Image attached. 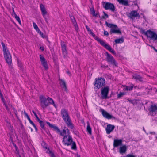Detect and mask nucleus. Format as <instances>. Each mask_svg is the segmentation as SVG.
Returning a JSON list of instances; mask_svg holds the SVG:
<instances>
[{
	"label": "nucleus",
	"instance_id": "obj_45",
	"mask_svg": "<svg viewBox=\"0 0 157 157\" xmlns=\"http://www.w3.org/2000/svg\"><path fill=\"white\" fill-rule=\"evenodd\" d=\"M74 25V26L75 27V30L77 31L78 29V26L77 25V23H76V25Z\"/></svg>",
	"mask_w": 157,
	"mask_h": 157
},
{
	"label": "nucleus",
	"instance_id": "obj_14",
	"mask_svg": "<svg viewBox=\"0 0 157 157\" xmlns=\"http://www.w3.org/2000/svg\"><path fill=\"white\" fill-rule=\"evenodd\" d=\"M41 145L44 148L46 149V151L47 153L49 154V155L51 157H56L54 154L49 148H47V145L45 142H43L41 144Z\"/></svg>",
	"mask_w": 157,
	"mask_h": 157
},
{
	"label": "nucleus",
	"instance_id": "obj_3",
	"mask_svg": "<svg viewBox=\"0 0 157 157\" xmlns=\"http://www.w3.org/2000/svg\"><path fill=\"white\" fill-rule=\"evenodd\" d=\"M139 29L141 33L144 34L147 37L154 40H157V34L155 32L152 31L150 30H148L146 32L145 30L142 28H139Z\"/></svg>",
	"mask_w": 157,
	"mask_h": 157
},
{
	"label": "nucleus",
	"instance_id": "obj_4",
	"mask_svg": "<svg viewBox=\"0 0 157 157\" xmlns=\"http://www.w3.org/2000/svg\"><path fill=\"white\" fill-rule=\"evenodd\" d=\"M105 24L108 27L111 28L109 32L110 34L113 33L121 34V30L118 29L117 26L116 25L109 23L107 21L105 22Z\"/></svg>",
	"mask_w": 157,
	"mask_h": 157
},
{
	"label": "nucleus",
	"instance_id": "obj_46",
	"mask_svg": "<svg viewBox=\"0 0 157 157\" xmlns=\"http://www.w3.org/2000/svg\"><path fill=\"white\" fill-rule=\"evenodd\" d=\"M86 27L87 30V31L89 33L90 32L91 30L90 28L87 25H86Z\"/></svg>",
	"mask_w": 157,
	"mask_h": 157
},
{
	"label": "nucleus",
	"instance_id": "obj_28",
	"mask_svg": "<svg viewBox=\"0 0 157 157\" xmlns=\"http://www.w3.org/2000/svg\"><path fill=\"white\" fill-rule=\"evenodd\" d=\"M87 126L86 130L87 132L90 135L92 134L91 128L90 126L89 123L88 122H87Z\"/></svg>",
	"mask_w": 157,
	"mask_h": 157
},
{
	"label": "nucleus",
	"instance_id": "obj_43",
	"mask_svg": "<svg viewBox=\"0 0 157 157\" xmlns=\"http://www.w3.org/2000/svg\"><path fill=\"white\" fill-rule=\"evenodd\" d=\"M18 66L22 69H23V67L22 63L21 62H19L18 61Z\"/></svg>",
	"mask_w": 157,
	"mask_h": 157
},
{
	"label": "nucleus",
	"instance_id": "obj_8",
	"mask_svg": "<svg viewBox=\"0 0 157 157\" xmlns=\"http://www.w3.org/2000/svg\"><path fill=\"white\" fill-rule=\"evenodd\" d=\"M63 143L65 145L68 146L70 145L72 142V139L71 136L70 135L65 136L63 137Z\"/></svg>",
	"mask_w": 157,
	"mask_h": 157
},
{
	"label": "nucleus",
	"instance_id": "obj_21",
	"mask_svg": "<svg viewBox=\"0 0 157 157\" xmlns=\"http://www.w3.org/2000/svg\"><path fill=\"white\" fill-rule=\"evenodd\" d=\"M59 80L61 81L60 84V86L62 87V89L64 90L65 91H66L67 90V88L66 83L65 81L63 79H59Z\"/></svg>",
	"mask_w": 157,
	"mask_h": 157
},
{
	"label": "nucleus",
	"instance_id": "obj_23",
	"mask_svg": "<svg viewBox=\"0 0 157 157\" xmlns=\"http://www.w3.org/2000/svg\"><path fill=\"white\" fill-rule=\"evenodd\" d=\"M133 78L136 80H138L140 82L142 81V78L139 75L134 74L133 75Z\"/></svg>",
	"mask_w": 157,
	"mask_h": 157
},
{
	"label": "nucleus",
	"instance_id": "obj_44",
	"mask_svg": "<svg viewBox=\"0 0 157 157\" xmlns=\"http://www.w3.org/2000/svg\"><path fill=\"white\" fill-rule=\"evenodd\" d=\"M126 157H136V156L133 154H128L126 155Z\"/></svg>",
	"mask_w": 157,
	"mask_h": 157
},
{
	"label": "nucleus",
	"instance_id": "obj_58",
	"mask_svg": "<svg viewBox=\"0 0 157 157\" xmlns=\"http://www.w3.org/2000/svg\"><path fill=\"white\" fill-rule=\"evenodd\" d=\"M40 49L42 51H43L44 50V48L43 46L40 47Z\"/></svg>",
	"mask_w": 157,
	"mask_h": 157
},
{
	"label": "nucleus",
	"instance_id": "obj_29",
	"mask_svg": "<svg viewBox=\"0 0 157 157\" xmlns=\"http://www.w3.org/2000/svg\"><path fill=\"white\" fill-rule=\"evenodd\" d=\"M124 41V39L123 37L119 39H117L115 40V42L116 44L122 43Z\"/></svg>",
	"mask_w": 157,
	"mask_h": 157
},
{
	"label": "nucleus",
	"instance_id": "obj_63",
	"mask_svg": "<svg viewBox=\"0 0 157 157\" xmlns=\"http://www.w3.org/2000/svg\"><path fill=\"white\" fill-rule=\"evenodd\" d=\"M27 118L28 119V120H29V122L31 121V120L30 119L29 117H28Z\"/></svg>",
	"mask_w": 157,
	"mask_h": 157
},
{
	"label": "nucleus",
	"instance_id": "obj_40",
	"mask_svg": "<svg viewBox=\"0 0 157 157\" xmlns=\"http://www.w3.org/2000/svg\"><path fill=\"white\" fill-rule=\"evenodd\" d=\"M125 94L124 92H121L117 95V98H118L122 97Z\"/></svg>",
	"mask_w": 157,
	"mask_h": 157
},
{
	"label": "nucleus",
	"instance_id": "obj_20",
	"mask_svg": "<svg viewBox=\"0 0 157 157\" xmlns=\"http://www.w3.org/2000/svg\"><path fill=\"white\" fill-rule=\"evenodd\" d=\"M61 46L62 49V51L63 54V55L64 57H66V56L67 55V52L66 50V47L64 43H61Z\"/></svg>",
	"mask_w": 157,
	"mask_h": 157
},
{
	"label": "nucleus",
	"instance_id": "obj_53",
	"mask_svg": "<svg viewBox=\"0 0 157 157\" xmlns=\"http://www.w3.org/2000/svg\"><path fill=\"white\" fill-rule=\"evenodd\" d=\"M24 113L25 116L27 118L28 117H29L27 113L25 111H24Z\"/></svg>",
	"mask_w": 157,
	"mask_h": 157
},
{
	"label": "nucleus",
	"instance_id": "obj_57",
	"mask_svg": "<svg viewBox=\"0 0 157 157\" xmlns=\"http://www.w3.org/2000/svg\"><path fill=\"white\" fill-rule=\"evenodd\" d=\"M4 104V105H5V107H6V109L7 110H9V109H8V106H7V105H6V104Z\"/></svg>",
	"mask_w": 157,
	"mask_h": 157
},
{
	"label": "nucleus",
	"instance_id": "obj_2",
	"mask_svg": "<svg viewBox=\"0 0 157 157\" xmlns=\"http://www.w3.org/2000/svg\"><path fill=\"white\" fill-rule=\"evenodd\" d=\"M46 123L51 128H52L53 130L56 132L58 134H59L60 136H67L70 135V132L67 128L64 127V129L62 131L58 127L50 124L49 122L46 121Z\"/></svg>",
	"mask_w": 157,
	"mask_h": 157
},
{
	"label": "nucleus",
	"instance_id": "obj_50",
	"mask_svg": "<svg viewBox=\"0 0 157 157\" xmlns=\"http://www.w3.org/2000/svg\"><path fill=\"white\" fill-rule=\"evenodd\" d=\"M1 98L2 101L4 103V104H6L5 100L3 97Z\"/></svg>",
	"mask_w": 157,
	"mask_h": 157
},
{
	"label": "nucleus",
	"instance_id": "obj_42",
	"mask_svg": "<svg viewBox=\"0 0 157 157\" xmlns=\"http://www.w3.org/2000/svg\"><path fill=\"white\" fill-rule=\"evenodd\" d=\"M103 12L104 13V16H102V18L105 19L106 18H108V14L105 13L104 12Z\"/></svg>",
	"mask_w": 157,
	"mask_h": 157
},
{
	"label": "nucleus",
	"instance_id": "obj_35",
	"mask_svg": "<svg viewBox=\"0 0 157 157\" xmlns=\"http://www.w3.org/2000/svg\"><path fill=\"white\" fill-rule=\"evenodd\" d=\"M13 146L14 147L15 149L16 153L17 154H19V149H18V147L16 146V144H15L14 143H13Z\"/></svg>",
	"mask_w": 157,
	"mask_h": 157
},
{
	"label": "nucleus",
	"instance_id": "obj_36",
	"mask_svg": "<svg viewBox=\"0 0 157 157\" xmlns=\"http://www.w3.org/2000/svg\"><path fill=\"white\" fill-rule=\"evenodd\" d=\"M33 25L34 28L36 31L37 32L40 30V29L38 27L37 25L35 22L33 23Z\"/></svg>",
	"mask_w": 157,
	"mask_h": 157
},
{
	"label": "nucleus",
	"instance_id": "obj_5",
	"mask_svg": "<svg viewBox=\"0 0 157 157\" xmlns=\"http://www.w3.org/2000/svg\"><path fill=\"white\" fill-rule=\"evenodd\" d=\"M105 81L104 78H100L98 79H95V81L94 83V88H96L98 89L103 86H104Z\"/></svg>",
	"mask_w": 157,
	"mask_h": 157
},
{
	"label": "nucleus",
	"instance_id": "obj_17",
	"mask_svg": "<svg viewBox=\"0 0 157 157\" xmlns=\"http://www.w3.org/2000/svg\"><path fill=\"white\" fill-rule=\"evenodd\" d=\"M129 17L130 18L132 19H133V17H138L139 18L140 17V15L139 13H138L136 11L133 10L131 12Z\"/></svg>",
	"mask_w": 157,
	"mask_h": 157
},
{
	"label": "nucleus",
	"instance_id": "obj_39",
	"mask_svg": "<svg viewBox=\"0 0 157 157\" xmlns=\"http://www.w3.org/2000/svg\"><path fill=\"white\" fill-rule=\"evenodd\" d=\"M133 86H126L125 90H132L133 88Z\"/></svg>",
	"mask_w": 157,
	"mask_h": 157
},
{
	"label": "nucleus",
	"instance_id": "obj_19",
	"mask_svg": "<svg viewBox=\"0 0 157 157\" xmlns=\"http://www.w3.org/2000/svg\"><path fill=\"white\" fill-rule=\"evenodd\" d=\"M115 126L114 125L111 124H108L107 126V127L106 128V133L107 134H109L114 129Z\"/></svg>",
	"mask_w": 157,
	"mask_h": 157
},
{
	"label": "nucleus",
	"instance_id": "obj_7",
	"mask_svg": "<svg viewBox=\"0 0 157 157\" xmlns=\"http://www.w3.org/2000/svg\"><path fill=\"white\" fill-rule=\"evenodd\" d=\"M40 105L41 107L44 109L46 108L49 105V103L48 101L47 98L43 96H41L40 97Z\"/></svg>",
	"mask_w": 157,
	"mask_h": 157
},
{
	"label": "nucleus",
	"instance_id": "obj_61",
	"mask_svg": "<svg viewBox=\"0 0 157 157\" xmlns=\"http://www.w3.org/2000/svg\"><path fill=\"white\" fill-rule=\"evenodd\" d=\"M150 134H151L155 135V133L154 132H149Z\"/></svg>",
	"mask_w": 157,
	"mask_h": 157
},
{
	"label": "nucleus",
	"instance_id": "obj_1",
	"mask_svg": "<svg viewBox=\"0 0 157 157\" xmlns=\"http://www.w3.org/2000/svg\"><path fill=\"white\" fill-rule=\"evenodd\" d=\"M63 119L67 127L71 129H73L74 126L71 122L68 111L65 109H62L61 112Z\"/></svg>",
	"mask_w": 157,
	"mask_h": 157
},
{
	"label": "nucleus",
	"instance_id": "obj_16",
	"mask_svg": "<svg viewBox=\"0 0 157 157\" xmlns=\"http://www.w3.org/2000/svg\"><path fill=\"white\" fill-rule=\"evenodd\" d=\"M98 41H99L100 44L104 47L105 48L109 51L110 52L113 50L111 47L108 44H106L103 41H101L99 39Z\"/></svg>",
	"mask_w": 157,
	"mask_h": 157
},
{
	"label": "nucleus",
	"instance_id": "obj_51",
	"mask_svg": "<svg viewBox=\"0 0 157 157\" xmlns=\"http://www.w3.org/2000/svg\"><path fill=\"white\" fill-rule=\"evenodd\" d=\"M36 120H37V121L40 123L41 122H42L43 121L41 120H40V119L39 118V117L37 118H36Z\"/></svg>",
	"mask_w": 157,
	"mask_h": 157
},
{
	"label": "nucleus",
	"instance_id": "obj_49",
	"mask_svg": "<svg viewBox=\"0 0 157 157\" xmlns=\"http://www.w3.org/2000/svg\"><path fill=\"white\" fill-rule=\"evenodd\" d=\"M13 110L14 111V113L15 114L16 117H18V116H17V111L16 110H15V109L14 108H13Z\"/></svg>",
	"mask_w": 157,
	"mask_h": 157
},
{
	"label": "nucleus",
	"instance_id": "obj_33",
	"mask_svg": "<svg viewBox=\"0 0 157 157\" xmlns=\"http://www.w3.org/2000/svg\"><path fill=\"white\" fill-rule=\"evenodd\" d=\"M71 144L72 146L71 148L73 150H76L77 148L75 143V142L72 141V142L71 143Z\"/></svg>",
	"mask_w": 157,
	"mask_h": 157
},
{
	"label": "nucleus",
	"instance_id": "obj_59",
	"mask_svg": "<svg viewBox=\"0 0 157 157\" xmlns=\"http://www.w3.org/2000/svg\"><path fill=\"white\" fill-rule=\"evenodd\" d=\"M33 127L34 128L36 131H37V128L36 126L35 125H34L33 126Z\"/></svg>",
	"mask_w": 157,
	"mask_h": 157
},
{
	"label": "nucleus",
	"instance_id": "obj_9",
	"mask_svg": "<svg viewBox=\"0 0 157 157\" xmlns=\"http://www.w3.org/2000/svg\"><path fill=\"white\" fill-rule=\"evenodd\" d=\"M103 6L106 10H109L113 12L115 11V8L114 4L113 3L109 2H104Z\"/></svg>",
	"mask_w": 157,
	"mask_h": 157
},
{
	"label": "nucleus",
	"instance_id": "obj_24",
	"mask_svg": "<svg viewBox=\"0 0 157 157\" xmlns=\"http://www.w3.org/2000/svg\"><path fill=\"white\" fill-rule=\"evenodd\" d=\"M119 3L124 6H127L128 5V1L126 0H117Z\"/></svg>",
	"mask_w": 157,
	"mask_h": 157
},
{
	"label": "nucleus",
	"instance_id": "obj_32",
	"mask_svg": "<svg viewBox=\"0 0 157 157\" xmlns=\"http://www.w3.org/2000/svg\"><path fill=\"white\" fill-rule=\"evenodd\" d=\"M48 101L49 103V105L50 104H53V105H54V102L53 100L51 98L48 97L47 98Z\"/></svg>",
	"mask_w": 157,
	"mask_h": 157
},
{
	"label": "nucleus",
	"instance_id": "obj_60",
	"mask_svg": "<svg viewBox=\"0 0 157 157\" xmlns=\"http://www.w3.org/2000/svg\"><path fill=\"white\" fill-rule=\"evenodd\" d=\"M12 14H13V15H14V16H15V15H17L15 13V12L14 11H13Z\"/></svg>",
	"mask_w": 157,
	"mask_h": 157
},
{
	"label": "nucleus",
	"instance_id": "obj_52",
	"mask_svg": "<svg viewBox=\"0 0 157 157\" xmlns=\"http://www.w3.org/2000/svg\"><path fill=\"white\" fill-rule=\"evenodd\" d=\"M101 67H102L103 68H106L108 67V65L105 66L104 65L102 64Z\"/></svg>",
	"mask_w": 157,
	"mask_h": 157
},
{
	"label": "nucleus",
	"instance_id": "obj_56",
	"mask_svg": "<svg viewBox=\"0 0 157 157\" xmlns=\"http://www.w3.org/2000/svg\"><path fill=\"white\" fill-rule=\"evenodd\" d=\"M128 101L131 103H133V101L131 99H128Z\"/></svg>",
	"mask_w": 157,
	"mask_h": 157
},
{
	"label": "nucleus",
	"instance_id": "obj_55",
	"mask_svg": "<svg viewBox=\"0 0 157 157\" xmlns=\"http://www.w3.org/2000/svg\"><path fill=\"white\" fill-rule=\"evenodd\" d=\"M111 52L112 53H113V54H116L115 51L113 49L111 51Z\"/></svg>",
	"mask_w": 157,
	"mask_h": 157
},
{
	"label": "nucleus",
	"instance_id": "obj_12",
	"mask_svg": "<svg viewBox=\"0 0 157 157\" xmlns=\"http://www.w3.org/2000/svg\"><path fill=\"white\" fill-rule=\"evenodd\" d=\"M149 113L153 114L154 113L155 114L157 112V104H154L151 105L148 108Z\"/></svg>",
	"mask_w": 157,
	"mask_h": 157
},
{
	"label": "nucleus",
	"instance_id": "obj_38",
	"mask_svg": "<svg viewBox=\"0 0 157 157\" xmlns=\"http://www.w3.org/2000/svg\"><path fill=\"white\" fill-rule=\"evenodd\" d=\"M38 33H39L40 35V36H41V37L43 38H44L45 37V36L44 35L43 33L41 32L40 30H39L38 32H37Z\"/></svg>",
	"mask_w": 157,
	"mask_h": 157
},
{
	"label": "nucleus",
	"instance_id": "obj_10",
	"mask_svg": "<svg viewBox=\"0 0 157 157\" xmlns=\"http://www.w3.org/2000/svg\"><path fill=\"white\" fill-rule=\"evenodd\" d=\"M106 61L112 65L117 66L116 61L112 56L107 52H106Z\"/></svg>",
	"mask_w": 157,
	"mask_h": 157
},
{
	"label": "nucleus",
	"instance_id": "obj_6",
	"mask_svg": "<svg viewBox=\"0 0 157 157\" xmlns=\"http://www.w3.org/2000/svg\"><path fill=\"white\" fill-rule=\"evenodd\" d=\"M109 87L108 86L102 87L101 90V97L103 99L109 98L108 95L109 92Z\"/></svg>",
	"mask_w": 157,
	"mask_h": 157
},
{
	"label": "nucleus",
	"instance_id": "obj_31",
	"mask_svg": "<svg viewBox=\"0 0 157 157\" xmlns=\"http://www.w3.org/2000/svg\"><path fill=\"white\" fill-rule=\"evenodd\" d=\"M70 17L71 19V20L72 22L73 25H76V21L75 20L74 17L72 15H70Z\"/></svg>",
	"mask_w": 157,
	"mask_h": 157
},
{
	"label": "nucleus",
	"instance_id": "obj_62",
	"mask_svg": "<svg viewBox=\"0 0 157 157\" xmlns=\"http://www.w3.org/2000/svg\"><path fill=\"white\" fill-rule=\"evenodd\" d=\"M21 128L22 129H24V126H23V125L22 124H21Z\"/></svg>",
	"mask_w": 157,
	"mask_h": 157
},
{
	"label": "nucleus",
	"instance_id": "obj_11",
	"mask_svg": "<svg viewBox=\"0 0 157 157\" xmlns=\"http://www.w3.org/2000/svg\"><path fill=\"white\" fill-rule=\"evenodd\" d=\"M100 111L101 112L103 116L105 118L109 119H111L112 118H113L114 119H115V117L109 114L108 113L105 111L103 109H101Z\"/></svg>",
	"mask_w": 157,
	"mask_h": 157
},
{
	"label": "nucleus",
	"instance_id": "obj_25",
	"mask_svg": "<svg viewBox=\"0 0 157 157\" xmlns=\"http://www.w3.org/2000/svg\"><path fill=\"white\" fill-rule=\"evenodd\" d=\"M3 54L4 58L11 57V56L8 50L3 51Z\"/></svg>",
	"mask_w": 157,
	"mask_h": 157
},
{
	"label": "nucleus",
	"instance_id": "obj_64",
	"mask_svg": "<svg viewBox=\"0 0 157 157\" xmlns=\"http://www.w3.org/2000/svg\"><path fill=\"white\" fill-rule=\"evenodd\" d=\"M0 96L1 98L3 97V95L1 92H0Z\"/></svg>",
	"mask_w": 157,
	"mask_h": 157
},
{
	"label": "nucleus",
	"instance_id": "obj_30",
	"mask_svg": "<svg viewBox=\"0 0 157 157\" xmlns=\"http://www.w3.org/2000/svg\"><path fill=\"white\" fill-rule=\"evenodd\" d=\"M90 11L91 13L93 16L95 17H97V13H95V11L94 8H91L90 9Z\"/></svg>",
	"mask_w": 157,
	"mask_h": 157
},
{
	"label": "nucleus",
	"instance_id": "obj_37",
	"mask_svg": "<svg viewBox=\"0 0 157 157\" xmlns=\"http://www.w3.org/2000/svg\"><path fill=\"white\" fill-rule=\"evenodd\" d=\"M14 17H15L16 20L18 21L19 23L20 24H21V22L19 17L17 15H15L14 16Z\"/></svg>",
	"mask_w": 157,
	"mask_h": 157
},
{
	"label": "nucleus",
	"instance_id": "obj_27",
	"mask_svg": "<svg viewBox=\"0 0 157 157\" xmlns=\"http://www.w3.org/2000/svg\"><path fill=\"white\" fill-rule=\"evenodd\" d=\"M5 60L7 63L9 65H11L12 64V57H7L5 58Z\"/></svg>",
	"mask_w": 157,
	"mask_h": 157
},
{
	"label": "nucleus",
	"instance_id": "obj_15",
	"mask_svg": "<svg viewBox=\"0 0 157 157\" xmlns=\"http://www.w3.org/2000/svg\"><path fill=\"white\" fill-rule=\"evenodd\" d=\"M40 7L42 14L44 18L45 19L46 22H47V18L45 17V15L47 14V11L46 10L45 8L44 5L42 4H41L40 5Z\"/></svg>",
	"mask_w": 157,
	"mask_h": 157
},
{
	"label": "nucleus",
	"instance_id": "obj_26",
	"mask_svg": "<svg viewBox=\"0 0 157 157\" xmlns=\"http://www.w3.org/2000/svg\"><path fill=\"white\" fill-rule=\"evenodd\" d=\"M89 34H90L95 39V40H97L99 43H100L99 41H98V40H99V39L101 40V41H103L101 39L99 38L97 36H96L95 34L92 32V31H91L89 33Z\"/></svg>",
	"mask_w": 157,
	"mask_h": 157
},
{
	"label": "nucleus",
	"instance_id": "obj_13",
	"mask_svg": "<svg viewBox=\"0 0 157 157\" xmlns=\"http://www.w3.org/2000/svg\"><path fill=\"white\" fill-rule=\"evenodd\" d=\"M40 58L41 64L43 66L44 68L46 70L48 69V67L47 64V62L45 58L41 55H40Z\"/></svg>",
	"mask_w": 157,
	"mask_h": 157
},
{
	"label": "nucleus",
	"instance_id": "obj_34",
	"mask_svg": "<svg viewBox=\"0 0 157 157\" xmlns=\"http://www.w3.org/2000/svg\"><path fill=\"white\" fill-rule=\"evenodd\" d=\"M1 44L3 47V51H6V50H8L7 49V48L6 46H5V44L3 42H2L1 43Z\"/></svg>",
	"mask_w": 157,
	"mask_h": 157
},
{
	"label": "nucleus",
	"instance_id": "obj_22",
	"mask_svg": "<svg viewBox=\"0 0 157 157\" xmlns=\"http://www.w3.org/2000/svg\"><path fill=\"white\" fill-rule=\"evenodd\" d=\"M127 147L125 145L119 148V152L121 154L125 153L127 150Z\"/></svg>",
	"mask_w": 157,
	"mask_h": 157
},
{
	"label": "nucleus",
	"instance_id": "obj_48",
	"mask_svg": "<svg viewBox=\"0 0 157 157\" xmlns=\"http://www.w3.org/2000/svg\"><path fill=\"white\" fill-rule=\"evenodd\" d=\"M104 35L105 36H108L109 35L108 32L106 31H104Z\"/></svg>",
	"mask_w": 157,
	"mask_h": 157
},
{
	"label": "nucleus",
	"instance_id": "obj_41",
	"mask_svg": "<svg viewBox=\"0 0 157 157\" xmlns=\"http://www.w3.org/2000/svg\"><path fill=\"white\" fill-rule=\"evenodd\" d=\"M40 126L43 129L45 130V128H44V124L43 122V121H42V122H41L40 123Z\"/></svg>",
	"mask_w": 157,
	"mask_h": 157
},
{
	"label": "nucleus",
	"instance_id": "obj_47",
	"mask_svg": "<svg viewBox=\"0 0 157 157\" xmlns=\"http://www.w3.org/2000/svg\"><path fill=\"white\" fill-rule=\"evenodd\" d=\"M32 112L33 113L34 116H35L36 118H37L38 117L36 113L34 110H32Z\"/></svg>",
	"mask_w": 157,
	"mask_h": 157
},
{
	"label": "nucleus",
	"instance_id": "obj_18",
	"mask_svg": "<svg viewBox=\"0 0 157 157\" xmlns=\"http://www.w3.org/2000/svg\"><path fill=\"white\" fill-rule=\"evenodd\" d=\"M122 140L121 139H114L113 146L114 147H117L122 145Z\"/></svg>",
	"mask_w": 157,
	"mask_h": 157
},
{
	"label": "nucleus",
	"instance_id": "obj_54",
	"mask_svg": "<svg viewBox=\"0 0 157 157\" xmlns=\"http://www.w3.org/2000/svg\"><path fill=\"white\" fill-rule=\"evenodd\" d=\"M29 122L31 124L33 125V126L35 125L34 123L31 120L29 121Z\"/></svg>",
	"mask_w": 157,
	"mask_h": 157
}]
</instances>
